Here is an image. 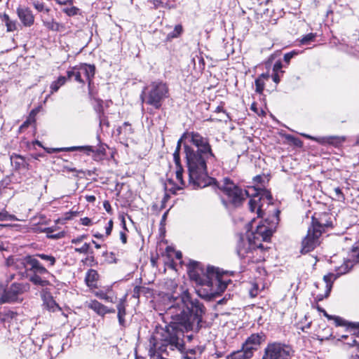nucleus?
<instances>
[{
  "label": "nucleus",
  "mask_w": 359,
  "mask_h": 359,
  "mask_svg": "<svg viewBox=\"0 0 359 359\" xmlns=\"http://www.w3.org/2000/svg\"><path fill=\"white\" fill-rule=\"evenodd\" d=\"M205 307L198 299H194L188 292H184L180 299H175L165 310V314L172 321L165 327L156 325L151 337H184V333H198L206 328L203 320Z\"/></svg>",
  "instance_id": "1"
},
{
  "label": "nucleus",
  "mask_w": 359,
  "mask_h": 359,
  "mask_svg": "<svg viewBox=\"0 0 359 359\" xmlns=\"http://www.w3.org/2000/svg\"><path fill=\"white\" fill-rule=\"evenodd\" d=\"M184 137H189L191 145L184 143L185 158L189 172V183L193 189L204 188L216 179L208 175L207 163L216 161L210 140L198 132H185Z\"/></svg>",
  "instance_id": "2"
},
{
  "label": "nucleus",
  "mask_w": 359,
  "mask_h": 359,
  "mask_svg": "<svg viewBox=\"0 0 359 359\" xmlns=\"http://www.w3.org/2000/svg\"><path fill=\"white\" fill-rule=\"evenodd\" d=\"M187 273L191 280L204 288L197 290L201 297H212L221 295L231 283L230 276L233 271H224L215 266H208L197 261L190 260L187 264Z\"/></svg>",
  "instance_id": "3"
},
{
  "label": "nucleus",
  "mask_w": 359,
  "mask_h": 359,
  "mask_svg": "<svg viewBox=\"0 0 359 359\" xmlns=\"http://www.w3.org/2000/svg\"><path fill=\"white\" fill-rule=\"evenodd\" d=\"M208 186H215L224 194L226 198L222 200V203L226 208H241L250 196L247 190L236 184L229 177L224 178L222 185L216 180L215 183H210Z\"/></svg>",
  "instance_id": "4"
},
{
  "label": "nucleus",
  "mask_w": 359,
  "mask_h": 359,
  "mask_svg": "<svg viewBox=\"0 0 359 359\" xmlns=\"http://www.w3.org/2000/svg\"><path fill=\"white\" fill-rule=\"evenodd\" d=\"M170 95L168 85L163 81H152L140 95L142 102L160 109L166 98Z\"/></svg>",
  "instance_id": "5"
},
{
  "label": "nucleus",
  "mask_w": 359,
  "mask_h": 359,
  "mask_svg": "<svg viewBox=\"0 0 359 359\" xmlns=\"http://www.w3.org/2000/svg\"><path fill=\"white\" fill-rule=\"evenodd\" d=\"M149 348L148 350V355L151 358H154L156 355L158 357L159 355H169L168 347L171 351L175 349L179 350L180 352L184 351V343L182 339L180 341V338H149Z\"/></svg>",
  "instance_id": "6"
},
{
  "label": "nucleus",
  "mask_w": 359,
  "mask_h": 359,
  "mask_svg": "<svg viewBox=\"0 0 359 359\" xmlns=\"http://www.w3.org/2000/svg\"><path fill=\"white\" fill-rule=\"evenodd\" d=\"M359 264V251L355 253H351V258L346 259L339 268L340 272L335 274L328 273L323 276V280L325 283V291L324 294H318L315 299L316 302L323 301L324 299L330 296L333 287L334 282L341 274H345L352 270L354 266Z\"/></svg>",
  "instance_id": "7"
},
{
  "label": "nucleus",
  "mask_w": 359,
  "mask_h": 359,
  "mask_svg": "<svg viewBox=\"0 0 359 359\" xmlns=\"http://www.w3.org/2000/svg\"><path fill=\"white\" fill-rule=\"evenodd\" d=\"M46 274H50V272L48 269L39 262L36 255H29L25 277L34 285L46 287L51 285L48 280L42 278V276Z\"/></svg>",
  "instance_id": "8"
},
{
  "label": "nucleus",
  "mask_w": 359,
  "mask_h": 359,
  "mask_svg": "<svg viewBox=\"0 0 359 359\" xmlns=\"http://www.w3.org/2000/svg\"><path fill=\"white\" fill-rule=\"evenodd\" d=\"M275 229L276 224L273 222H270L269 219H265L259 222L255 230L252 231L249 236H250L255 245L259 247L261 252H262L264 250L262 242L271 241Z\"/></svg>",
  "instance_id": "9"
},
{
  "label": "nucleus",
  "mask_w": 359,
  "mask_h": 359,
  "mask_svg": "<svg viewBox=\"0 0 359 359\" xmlns=\"http://www.w3.org/2000/svg\"><path fill=\"white\" fill-rule=\"evenodd\" d=\"M259 250L261 251L260 248L255 245L250 236H248V238L240 236L236 245V252L241 259L248 258V262L257 263L264 259L261 256L259 258L255 257V255H258Z\"/></svg>",
  "instance_id": "10"
},
{
  "label": "nucleus",
  "mask_w": 359,
  "mask_h": 359,
  "mask_svg": "<svg viewBox=\"0 0 359 359\" xmlns=\"http://www.w3.org/2000/svg\"><path fill=\"white\" fill-rule=\"evenodd\" d=\"M30 287V284L27 282H14L4 290L1 297V302H16L20 299V296L29 292ZM20 300L22 301V299Z\"/></svg>",
  "instance_id": "11"
},
{
  "label": "nucleus",
  "mask_w": 359,
  "mask_h": 359,
  "mask_svg": "<svg viewBox=\"0 0 359 359\" xmlns=\"http://www.w3.org/2000/svg\"><path fill=\"white\" fill-rule=\"evenodd\" d=\"M294 351L290 345L281 343H270L265 348L262 359H290Z\"/></svg>",
  "instance_id": "12"
},
{
  "label": "nucleus",
  "mask_w": 359,
  "mask_h": 359,
  "mask_svg": "<svg viewBox=\"0 0 359 359\" xmlns=\"http://www.w3.org/2000/svg\"><path fill=\"white\" fill-rule=\"evenodd\" d=\"M262 339V338H247L245 342L243 344L241 350L231 353L226 356V359H249L252 358L254 351L259 348Z\"/></svg>",
  "instance_id": "13"
},
{
  "label": "nucleus",
  "mask_w": 359,
  "mask_h": 359,
  "mask_svg": "<svg viewBox=\"0 0 359 359\" xmlns=\"http://www.w3.org/2000/svg\"><path fill=\"white\" fill-rule=\"evenodd\" d=\"M309 227L320 233H323L328 228L333 227L332 215L328 212H316L311 216V222Z\"/></svg>",
  "instance_id": "14"
},
{
  "label": "nucleus",
  "mask_w": 359,
  "mask_h": 359,
  "mask_svg": "<svg viewBox=\"0 0 359 359\" xmlns=\"http://www.w3.org/2000/svg\"><path fill=\"white\" fill-rule=\"evenodd\" d=\"M322 233L319 231L308 228L306 235L302 241V248L300 252L302 255L307 254L314 250L320 244V238Z\"/></svg>",
  "instance_id": "15"
},
{
  "label": "nucleus",
  "mask_w": 359,
  "mask_h": 359,
  "mask_svg": "<svg viewBox=\"0 0 359 359\" xmlns=\"http://www.w3.org/2000/svg\"><path fill=\"white\" fill-rule=\"evenodd\" d=\"M76 151H80L85 154L87 156L92 155V158L95 161H102L107 156V145L101 144L97 148H95L93 146L86 145V146H75Z\"/></svg>",
  "instance_id": "16"
},
{
  "label": "nucleus",
  "mask_w": 359,
  "mask_h": 359,
  "mask_svg": "<svg viewBox=\"0 0 359 359\" xmlns=\"http://www.w3.org/2000/svg\"><path fill=\"white\" fill-rule=\"evenodd\" d=\"M28 259L29 255H26L22 258H15L13 256H10L6 259L5 264L6 266L18 271L19 275L21 276L25 277L27 269Z\"/></svg>",
  "instance_id": "17"
},
{
  "label": "nucleus",
  "mask_w": 359,
  "mask_h": 359,
  "mask_svg": "<svg viewBox=\"0 0 359 359\" xmlns=\"http://www.w3.org/2000/svg\"><path fill=\"white\" fill-rule=\"evenodd\" d=\"M305 137L322 145H332L334 147H341L346 140L344 137L340 136L311 137L305 135Z\"/></svg>",
  "instance_id": "18"
},
{
  "label": "nucleus",
  "mask_w": 359,
  "mask_h": 359,
  "mask_svg": "<svg viewBox=\"0 0 359 359\" xmlns=\"http://www.w3.org/2000/svg\"><path fill=\"white\" fill-rule=\"evenodd\" d=\"M16 13L23 26L31 27L34 25L35 17L30 8L20 6L16 9Z\"/></svg>",
  "instance_id": "19"
},
{
  "label": "nucleus",
  "mask_w": 359,
  "mask_h": 359,
  "mask_svg": "<svg viewBox=\"0 0 359 359\" xmlns=\"http://www.w3.org/2000/svg\"><path fill=\"white\" fill-rule=\"evenodd\" d=\"M41 297L43 301V306L50 312H55L62 311L61 307L55 302L51 293L47 290H42L41 292Z\"/></svg>",
  "instance_id": "20"
},
{
  "label": "nucleus",
  "mask_w": 359,
  "mask_h": 359,
  "mask_svg": "<svg viewBox=\"0 0 359 359\" xmlns=\"http://www.w3.org/2000/svg\"><path fill=\"white\" fill-rule=\"evenodd\" d=\"M78 67L81 72H83L84 74L89 88V95L91 96V87L93 85V79L96 72L95 65L93 64L79 63Z\"/></svg>",
  "instance_id": "21"
},
{
  "label": "nucleus",
  "mask_w": 359,
  "mask_h": 359,
  "mask_svg": "<svg viewBox=\"0 0 359 359\" xmlns=\"http://www.w3.org/2000/svg\"><path fill=\"white\" fill-rule=\"evenodd\" d=\"M10 160L15 171L20 172L29 170V160L22 155L13 153L10 156Z\"/></svg>",
  "instance_id": "22"
},
{
  "label": "nucleus",
  "mask_w": 359,
  "mask_h": 359,
  "mask_svg": "<svg viewBox=\"0 0 359 359\" xmlns=\"http://www.w3.org/2000/svg\"><path fill=\"white\" fill-rule=\"evenodd\" d=\"M95 296L106 302L114 303L116 299V295L113 290L112 285H107L98 290H93Z\"/></svg>",
  "instance_id": "23"
},
{
  "label": "nucleus",
  "mask_w": 359,
  "mask_h": 359,
  "mask_svg": "<svg viewBox=\"0 0 359 359\" xmlns=\"http://www.w3.org/2000/svg\"><path fill=\"white\" fill-rule=\"evenodd\" d=\"M74 252L79 254L86 255L85 262H88L90 266H93L97 264L95 259L94 251L90 247V243H84L81 247H76Z\"/></svg>",
  "instance_id": "24"
},
{
  "label": "nucleus",
  "mask_w": 359,
  "mask_h": 359,
  "mask_svg": "<svg viewBox=\"0 0 359 359\" xmlns=\"http://www.w3.org/2000/svg\"><path fill=\"white\" fill-rule=\"evenodd\" d=\"M87 307L93 310L95 313L100 316H104L107 313H115L114 309H109L97 299H91L87 302Z\"/></svg>",
  "instance_id": "25"
},
{
  "label": "nucleus",
  "mask_w": 359,
  "mask_h": 359,
  "mask_svg": "<svg viewBox=\"0 0 359 359\" xmlns=\"http://www.w3.org/2000/svg\"><path fill=\"white\" fill-rule=\"evenodd\" d=\"M100 277V274L97 270L93 269H88L86 273L84 279L86 286L92 291L97 289Z\"/></svg>",
  "instance_id": "26"
},
{
  "label": "nucleus",
  "mask_w": 359,
  "mask_h": 359,
  "mask_svg": "<svg viewBox=\"0 0 359 359\" xmlns=\"http://www.w3.org/2000/svg\"><path fill=\"white\" fill-rule=\"evenodd\" d=\"M254 194L248 201V208L251 212H256L258 218H263L264 212L262 209V197Z\"/></svg>",
  "instance_id": "27"
},
{
  "label": "nucleus",
  "mask_w": 359,
  "mask_h": 359,
  "mask_svg": "<svg viewBox=\"0 0 359 359\" xmlns=\"http://www.w3.org/2000/svg\"><path fill=\"white\" fill-rule=\"evenodd\" d=\"M163 287V289L165 290L166 293L168 294H170V305H172L173 304L174 300L175 299H180L182 297V294L184 292H188L189 293L188 290H186L182 291V292L180 294V295L179 297H175L173 296V294L175 292L176 290L177 289L178 285L176 283V281L173 279H167L164 282Z\"/></svg>",
  "instance_id": "28"
},
{
  "label": "nucleus",
  "mask_w": 359,
  "mask_h": 359,
  "mask_svg": "<svg viewBox=\"0 0 359 359\" xmlns=\"http://www.w3.org/2000/svg\"><path fill=\"white\" fill-rule=\"evenodd\" d=\"M43 26L49 31L55 32H62L66 30L65 24L55 21L53 18L43 19Z\"/></svg>",
  "instance_id": "29"
},
{
  "label": "nucleus",
  "mask_w": 359,
  "mask_h": 359,
  "mask_svg": "<svg viewBox=\"0 0 359 359\" xmlns=\"http://www.w3.org/2000/svg\"><path fill=\"white\" fill-rule=\"evenodd\" d=\"M67 80L71 81L72 78L74 80L80 83L85 84V80L81 77V72L79 69V67L77 65L69 67V69L67 71Z\"/></svg>",
  "instance_id": "30"
},
{
  "label": "nucleus",
  "mask_w": 359,
  "mask_h": 359,
  "mask_svg": "<svg viewBox=\"0 0 359 359\" xmlns=\"http://www.w3.org/2000/svg\"><path fill=\"white\" fill-rule=\"evenodd\" d=\"M36 339L38 341L35 342L33 338H27L22 341L20 350L22 351L24 348H26L27 346H29V351L34 352L36 346L39 348L44 341V338H36Z\"/></svg>",
  "instance_id": "31"
},
{
  "label": "nucleus",
  "mask_w": 359,
  "mask_h": 359,
  "mask_svg": "<svg viewBox=\"0 0 359 359\" xmlns=\"http://www.w3.org/2000/svg\"><path fill=\"white\" fill-rule=\"evenodd\" d=\"M270 78L269 74L262 73L260 74L255 81V92L259 95L263 94L265 88V82L269 81Z\"/></svg>",
  "instance_id": "32"
},
{
  "label": "nucleus",
  "mask_w": 359,
  "mask_h": 359,
  "mask_svg": "<svg viewBox=\"0 0 359 359\" xmlns=\"http://www.w3.org/2000/svg\"><path fill=\"white\" fill-rule=\"evenodd\" d=\"M93 100L95 104L93 106V109L97 114L99 119L100 124H102L104 121V102L102 99L98 97H93Z\"/></svg>",
  "instance_id": "33"
},
{
  "label": "nucleus",
  "mask_w": 359,
  "mask_h": 359,
  "mask_svg": "<svg viewBox=\"0 0 359 359\" xmlns=\"http://www.w3.org/2000/svg\"><path fill=\"white\" fill-rule=\"evenodd\" d=\"M114 227V221L112 219H109L107 224L105 225V234L100 233L98 231H95V229H92V235L94 238L104 240L105 238L109 237L112 232Z\"/></svg>",
  "instance_id": "34"
},
{
  "label": "nucleus",
  "mask_w": 359,
  "mask_h": 359,
  "mask_svg": "<svg viewBox=\"0 0 359 359\" xmlns=\"http://www.w3.org/2000/svg\"><path fill=\"white\" fill-rule=\"evenodd\" d=\"M0 18L2 22H5L7 32H14L17 29L16 22L15 20H11L8 14H0Z\"/></svg>",
  "instance_id": "35"
},
{
  "label": "nucleus",
  "mask_w": 359,
  "mask_h": 359,
  "mask_svg": "<svg viewBox=\"0 0 359 359\" xmlns=\"http://www.w3.org/2000/svg\"><path fill=\"white\" fill-rule=\"evenodd\" d=\"M67 79L66 76H60L57 80L53 81L50 86V93L54 94L57 92L60 88L65 84Z\"/></svg>",
  "instance_id": "36"
},
{
  "label": "nucleus",
  "mask_w": 359,
  "mask_h": 359,
  "mask_svg": "<svg viewBox=\"0 0 359 359\" xmlns=\"http://www.w3.org/2000/svg\"><path fill=\"white\" fill-rule=\"evenodd\" d=\"M176 171H175V175L176 179L178 181L179 184L182 186H185V182L183 180V173H184V168L181 163V160H179L178 161H174Z\"/></svg>",
  "instance_id": "37"
},
{
  "label": "nucleus",
  "mask_w": 359,
  "mask_h": 359,
  "mask_svg": "<svg viewBox=\"0 0 359 359\" xmlns=\"http://www.w3.org/2000/svg\"><path fill=\"white\" fill-rule=\"evenodd\" d=\"M18 315V313L14 311L4 309L3 311H0V319L4 322H9L15 318Z\"/></svg>",
  "instance_id": "38"
},
{
  "label": "nucleus",
  "mask_w": 359,
  "mask_h": 359,
  "mask_svg": "<svg viewBox=\"0 0 359 359\" xmlns=\"http://www.w3.org/2000/svg\"><path fill=\"white\" fill-rule=\"evenodd\" d=\"M37 258H40L42 260H44L47 262V267H53L55 266L56 263V258L50 255H46L43 253H37L35 254Z\"/></svg>",
  "instance_id": "39"
},
{
  "label": "nucleus",
  "mask_w": 359,
  "mask_h": 359,
  "mask_svg": "<svg viewBox=\"0 0 359 359\" xmlns=\"http://www.w3.org/2000/svg\"><path fill=\"white\" fill-rule=\"evenodd\" d=\"M255 189L256 190V196H259L258 197H262V200L264 198L267 199L269 202H271L273 199L271 193L270 191L265 188H256L254 187Z\"/></svg>",
  "instance_id": "40"
},
{
  "label": "nucleus",
  "mask_w": 359,
  "mask_h": 359,
  "mask_svg": "<svg viewBox=\"0 0 359 359\" xmlns=\"http://www.w3.org/2000/svg\"><path fill=\"white\" fill-rule=\"evenodd\" d=\"M116 131H117L118 135H121L123 133L126 135H131V134H133L134 133V130L132 128L131 124L129 122H128V121L124 122L123 124V126H119L116 129Z\"/></svg>",
  "instance_id": "41"
},
{
  "label": "nucleus",
  "mask_w": 359,
  "mask_h": 359,
  "mask_svg": "<svg viewBox=\"0 0 359 359\" xmlns=\"http://www.w3.org/2000/svg\"><path fill=\"white\" fill-rule=\"evenodd\" d=\"M45 232L47 233V236L49 238L59 239L65 237V232L64 231H59L54 233V230L52 227H48L45 229Z\"/></svg>",
  "instance_id": "42"
},
{
  "label": "nucleus",
  "mask_w": 359,
  "mask_h": 359,
  "mask_svg": "<svg viewBox=\"0 0 359 359\" xmlns=\"http://www.w3.org/2000/svg\"><path fill=\"white\" fill-rule=\"evenodd\" d=\"M330 318H327L328 319H333L334 320V323L337 326H344L346 327L347 330H349L350 329V324L352 323V322H348L345 319L342 318L339 316H331Z\"/></svg>",
  "instance_id": "43"
},
{
  "label": "nucleus",
  "mask_w": 359,
  "mask_h": 359,
  "mask_svg": "<svg viewBox=\"0 0 359 359\" xmlns=\"http://www.w3.org/2000/svg\"><path fill=\"white\" fill-rule=\"evenodd\" d=\"M187 138H189V137H184V133H183L182 135L181 136V137L178 140L175 150L173 153L174 161H178L179 160H181L180 150H181L182 140L184 139H187Z\"/></svg>",
  "instance_id": "44"
},
{
  "label": "nucleus",
  "mask_w": 359,
  "mask_h": 359,
  "mask_svg": "<svg viewBox=\"0 0 359 359\" xmlns=\"http://www.w3.org/2000/svg\"><path fill=\"white\" fill-rule=\"evenodd\" d=\"M285 138L290 144L293 145L296 147L302 148L304 145L303 141L301 140L297 137H294L292 135H286Z\"/></svg>",
  "instance_id": "45"
},
{
  "label": "nucleus",
  "mask_w": 359,
  "mask_h": 359,
  "mask_svg": "<svg viewBox=\"0 0 359 359\" xmlns=\"http://www.w3.org/2000/svg\"><path fill=\"white\" fill-rule=\"evenodd\" d=\"M62 8V11L69 17L81 15L80 9L74 6Z\"/></svg>",
  "instance_id": "46"
},
{
  "label": "nucleus",
  "mask_w": 359,
  "mask_h": 359,
  "mask_svg": "<svg viewBox=\"0 0 359 359\" xmlns=\"http://www.w3.org/2000/svg\"><path fill=\"white\" fill-rule=\"evenodd\" d=\"M75 146L73 147H60V148H45L46 151L48 154H53L56 152H61V151H76Z\"/></svg>",
  "instance_id": "47"
},
{
  "label": "nucleus",
  "mask_w": 359,
  "mask_h": 359,
  "mask_svg": "<svg viewBox=\"0 0 359 359\" xmlns=\"http://www.w3.org/2000/svg\"><path fill=\"white\" fill-rule=\"evenodd\" d=\"M183 27L182 25L175 26L174 30L168 34V39H173L179 37L183 32Z\"/></svg>",
  "instance_id": "48"
},
{
  "label": "nucleus",
  "mask_w": 359,
  "mask_h": 359,
  "mask_svg": "<svg viewBox=\"0 0 359 359\" xmlns=\"http://www.w3.org/2000/svg\"><path fill=\"white\" fill-rule=\"evenodd\" d=\"M167 182L168 184L171 185V187L169 189V191L172 194H177V191L183 189L184 186L179 184H176L172 179H168Z\"/></svg>",
  "instance_id": "49"
},
{
  "label": "nucleus",
  "mask_w": 359,
  "mask_h": 359,
  "mask_svg": "<svg viewBox=\"0 0 359 359\" xmlns=\"http://www.w3.org/2000/svg\"><path fill=\"white\" fill-rule=\"evenodd\" d=\"M316 38V33H309L302 36L299 42L302 45L309 44L311 41H314Z\"/></svg>",
  "instance_id": "50"
},
{
  "label": "nucleus",
  "mask_w": 359,
  "mask_h": 359,
  "mask_svg": "<svg viewBox=\"0 0 359 359\" xmlns=\"http://www.w3.org/2000/svg\"><path fill=\"white\" fill-rule=\"evenodd\" d=\"M18 221V219L15 215L9 214L7 211L3 210L0 212V221Z\"/></svg>",
  "instance_id": "51"
},
{
  "label": "nucleus",
  "mask_w": 359,
  "mask_h": 359,
  "mask_svg": "<svg viewBox=\"0 0 359 359\" xmlns=\"http://www.w3.org/2000/svg\"><path fill=\"white\" fill-rule=\"evenodd\" d=\"M170 198V195L168 193H165L163 198H162L161 201V205L159 207H158L157 205H154L153 208L155 210H157L158 211H161L162 210L165 209L166 207V203Z\"/></svg>",
  "instance_id": "52"
},
{
  "label": "nucleus",
  "mask_w": 359,
  "mask_h": 359,
  "mask_svg": "<svg viewBox=\"0 0 359 359\" xmlns=\"http://www.w3.org/2000/svg\"><path fill=\"white\" fill-rule=\"evenodd\" d=\"M266 177H267V176L265 175L264 174L257 175L253 177L252 181H253V183L256 186H262L264 188V187H265L264 178H266Z\"/></svg>",
  "instance_id": "53"
},
{
  "label": "nucleus",
  "mask_w": 359,
  "mask_h": 359,
  "mask_svg": "<svg viewBox=\"0 0 359 359\" xmlns=\"http://www.w3.org/2000/svg\"><path fill=\"white\" fill-rule=\"evenodd\" d=\"M297 55H298V52L294 50L285 53L283 57V60L286 64L285 66L286 67L288 66L290 63L291 59Z\"/></svg>",
  "instance_id": "54"
},
{
  "label": "nucleus",
  "mask_w": 359,
  "mask_h": 359,
  "mask_svg": "<svg viewBox=\"0 0 359 359\" xmlns=\"http://www.w3.org/2000/svg\"><path fill=\"white\" fill-rule=\"evenodd\" d=\"M184 354L183 358L184 359H194L196 351L194 348H190L186 350L184 348V352H182Z\"/></svg>",
  "instance_id": "55"
},
{
  "label": "nucleus",
  "mask_w": 359,
  "mask_h": 359,
  "mask_svg": "<svg viewBox=\"0 0 359 359\" xmlns=\"http://www.w3.org/2000/svg\"><path fill=\"white\" fill-rule=\"evenodd\" d=\"M283 67H285V65H283L282 62L279 60H277L273 66V72H278V73H280L281 75H283V74L285 73V71L282 69V68Z\"/></svg>",
  "instance_id": "56"
},
{
  "label": "nucleus",
  "mask_w": 359,
  "mask_h": 359,
  "mask_svg": "<svg viewBox=\"0 0 359 359\" xmlns=\"http://www.w3.org/2000/svg\"><path fill=\"white\" fill-rule=\"evenodd\" d=\"M117 311L118 314L117 316H126V305L123 300H121L118 304H117Z\"/></svg>",
  "instance_id": "57"
},
{
  "label": "nucleus",
  "mask_w": 359,
  "mask_h": 359,
  "mask_svg": "<svg viewBox=\"0 0 359 359\" xmlns=\"http://www.w3.org/2000/svg\"><path fill=\"white\" fill-rule=\"evenodd\" d=\"M348 331L353 332V334L359 337V322H352V323L350 324Z\"/></svg>",
  "instance_id": "58"
},
{
  "label": "nucleus",
  "mask_w": 359,
  "mask_h": 359,
  "mask_svg": "<svg viewBox=\"0 0 359 359\" xmlns=\"http://www.w3.org/2000/svg\"><path fill=\"white\" fill-rule=\"evenodd\" d=\"M334 191L338 201H344L345 200V195L339 187L334 188Z\"/></svg>",
  "instance_id": "59"
},
{
  "label": "nucleus",
  "mask_w": 359,
  "mask_h": 359,
  "mask_svg": "<svg viewBox=\"0 0 359 359\" xmlns=\"http://www.w3.org/2000/svg\"><path fill=\"white\" fill-rule=\"evenodd\" d=\"M251 288L250 289V295L252 297H255L258 295L259 285L256 283H252Z\"/></svg>",
  "instance_id": "60"
},
{
  "label": "nucleus",
  "mask_w": 359,
  "mask_h": 359,
  "mask_svg": "<svg viewBox=\"0 0 359 359\" xmlns=\"http://www.w3.org/2000/svg\"><path fill=\"white\" fill-rule=\"evenodd\" d=\"M165 252L168 254L170 252H174L175 255V258L177 259H181L182 258V253L180 251H175L173 248L170 246H167L165 248Z\"/></svg>",
  "instance_id": "61"
},
{
  "label": "nucleus",
  "mask_w": 359,
  "mask_h": 359,
  "mask_svg": "<svg viewBox=\"0 0 359 359\" xmlns=\"http://www.w3.org/2000/svg\"><path fill=\"white\" fill-rule=\"evenodd\" d=\"M250 109L253 112H255L256 114H257L258 116H261V115L264 114V111L262 109H261L260 111L259 110V109L257 107V103L256 102H253L251 104Z\"/></svg>",
  "instance_id": "62"
},
{
  "label": "nucleus",
  "mask_w": 359,
  "mask_h": 359,
  "mask_svg": "<svg viewBox=\"0 0 359 359\" xmlns=\"http://www.w3.org/2000/svg\"><path fill=\"white\" fill-rule=\"evenodd\" d=\"M140 290H141V286H138V285L135 286L133 289L132 297H133L135 299H139L140 297V294H142Z\"/></svg>",
  "instance_id": "63"
},
{
  "label": "nucleus",
  "mask_w": 359,
  "mask_h": 359,
  "mask_svg": "<svg viewBox=\"0 0 359 359\" xmlns=\"http://www.w3.org/2000/svg\"><path fill=\"white\" fill-rule=\"evenodd\" d=\"M80 223L83 226H91L93 224L92 219L88 217L81 218Z\"/></svg>",
  "instance_id": "64"
}]
</instances>
